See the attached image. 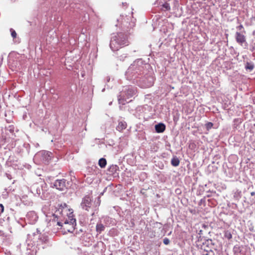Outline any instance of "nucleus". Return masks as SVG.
<instances>
[{"instance_id": "obj_1", "label": "nucleus", "mask_w": 255, "mask_h": 255, "mask_svg": "<svg viewBox=\"0 0 255 255\" xmlns=\"http://www.w3.org/2000/svg\"><path fill=\"white\" fill-rule=\"evenodd\" d=\"M149 66V65L144 63L141 59L135 60L126 72L127 79L139 83L140 86L142 88L151 86L153 83V78L147 75L145 71Z\"/></svg>"}, {"instance_id": "obj_2", "label": "nucleus", "mask_w": 255, "mask_h": 255, "mask_svg": "<svg viewBox=\"0 0 255 255\" xmlns=\"http://www.w3.org/2000/svg\"><path fill=\"white\" fill-rule=\"evenodd\" d=\"M55 209L52 216L57 218V224L63 228L64 234L67 232L73 233L76 225L73 212L68 209L66 204L58 205V207H55Z\"/></svg>"}, {"instance_id": "obj_3", "label": "nucleus", "mask_w": 255, "mask_h": 255, "mask_svg": "<svg viewBox=\"0 0 255 255\" xmlns=\"http://www.w3.org/2000/svg\"><path fill=\"white\" fill-rule=\"evenodd\" d=\"M128 43L127 35L123 33H118L112 37L110 47L113 51H116L122 46L128 45Z\"/></svg>"}, {"instance_id": "obj_4", "label": "nucleus", "mask_w": 255, "mask_h": 255, "mask_svg": "<svg viewBox=\"0 0 255 255\" xmlns=\"http://www.w3.org/2000/svg\"><path fill=\"white\" fill-rule=\"evenodd\" d=\"M135 19L131 17L130 15L124 16L121 15L117 19V23L116 26L122 28L124 30H128L134 26Z\"/></svg>"}, {"instance_id": "obj_5", "label": "nucleus", "mask_w": 255, "mask_h": 255, "mask_svg": "<svg viewBox=\"0 0 255 255\" xmlns=\"http://www.w3.org/2000/svg\"><path fill=\"white\" fill-rule=\"evenodd\" d=\"M136 93V90L134 87L131 86L125 87L118 97L119 103L125 105V102L128 103L131 101V100L127 101V100L135 95Z\"/></svg>"}, {"instance_id": "obj_6", "label": "nucleus", "mask_w": 255, "mask_h": 255, "mask_svg": "<svg viewBox=\"0 0 255 255\" xmlns=\"http://www.w3.org/2000/svg\"><path fill=\"white\" fill-rule=\"evenodd\" d=\"M52 154L51 152L46 150L38 152L34 156V162L37 164H47L51 160Z\"/></svg>"}, {"instance_id": "obj_7", "label": "nucleus", "mask_w": 255, "mask_h": 255, "mask_svg": "<svg viewBox=\"0 0 255 255\" xmlns=\"http://www.w3.org/2000/svg\"><path fill=\"white\" fill-rule=\"evenodd\" d=\"M80 206L82 209L89 211L93 206V202L91 197L89 196L84 197L82 199Z\"/></svg>"}, {"instance_id": "obj_8", "label": "nucleus", "mask_w": 255, "mask_h": 255, "mask_svg": "<svg viewBox=\"0 0 255 255\" xmlns=\"http://www.w3.org/2000/svg\"><path fill=\"white\" fill-rule=\"evenodd\" d=\"M69 185L68 182H66V180L64 179L60 180H56L54 181L52 185V187H55L57 189L61 191L64 190L67 188Z\"/></svg>"}, {"instance_id": "obj_9", "label": "nucleus", "mask_w": 255, "mask_h": 255, "mask_svg": "<svg viewBox=\"0 0 255 255\" xmlns=\"http://www.w3.org/2000/svg\"><path fill=\"white\" fill-rule=\"evenodd\" d=\"M38 217L34 211H30L26 215V219L30 224H34L37 221Z\"/></svg>"}, {"instance_id": "obj_10", "label": "nucleus", "mask_w": 255, "mask_h": 255, "mask_svg": "<svg viewBox=\"0 0 255 255\" xmlns=\"http://www.w3.org/2000/svg\"><path fill=\"white\" fill-rule=\"evenodd\" d=\"M236 39L241 45H243L244 43H247L245 36L241 32H237L236 33Z\"/></svg>"}, {"instance_id": "obj_11", "label": "nucleus", "mask_w": 255, "mask_h": 255, "mask_svg": "<svg viewBox=\"0 0 255 255\" xmlns=\"http://www.w3.org/2000/svg\"><path fill=\"white\" fill-rule=\"evenodd\" d=\"M155 129L157 132H163L165 129V126L164 124L159 123L155 126Z\"/></svg>"}, {"instance_id": "obj_12", "label": "nucleus", "mask_w": 255, "mask_h": 255, "mask_svg": "<svg viewBox=\"0 0 255 255\" xmlns=\"http://www.w3.org/2000/svg\"><path fill=\"white\" fill-rule=\"evenodd\" d=\"M127 128V123L124 121H121L119 123L117 127V129L120 131L123 130Z\"/></svg>"}, {"instance_id": "obj_13", "label": "nucleus", "mask_w": 255, "mask_h": 255, "mask_svg": "<svg viewBox=\"0 0 255 255\" xmlns=\"http://www.w3.org/2000/svg\"><path fill=\"white\" fill-rule=\"evenodd\" d=\"M98 164L100 167L104 168L107 164V161L105 158H101L99 159Z\"/></svg>"}, {"instance_id": "obj_14", "label": "nucleus", "mask_w": 255, "mask_h": 255, "mask_svg": "<svg viewBox=\"0 0 255 255\" xmlns=\"http://www.w3.org/2000/svg\"><path fill=\"white\" fill-rule=\"evenodd\" d=\"M171 164L173 166H177L179 164V160L176 157H173L171 159Z\"/></svg>"}, {"instance_id": "obj_15", "label": "nucleus", "mask_w": 255, "mask_h": 255, "mask_svg": "<svg viewBox=\"0 0 255 255\" xmlns=\"http://www.w3.org/2000/svg\"><path fill=\"white\" fill-rule=\"evenodd\" d=\"M105 227L104 226L101 224H97L96 226V231L97 232L101 233L104 230Z\"/></svg>"}, {"instance_id": "obj_16", "label": "nucleus", "mask_w": 255, "mask_h": 255, "mask_svg": "<svg viewBox=\"0 0 255 255\" xmlns=\"http://www.w3.org/2000/svg\"><path fill=\"white\" fill-rule=\"evenodd\" d=\"M245 68L247 70H248L249 72H251L254 68V65L252 63L248 62L246 64Z\"/></svg>"}, {"instance_id": "obj_17", "label": "nucleus", "mask_w": 255, "mask_h": 255, "mask_svg": "<svg viewBox=\"0 0 255 255\" xmlns=\"http://www.w3.org/2000/svg\"><path fill=\"white\" fill-rule=\"evenodd\" d=\"M162 8H164L165 10H169L170 9L169 4L167 2L163 4Z\"/></svg>"}, {"instance_id": "obj_18", "label": "nucleus", "mask_w": 255, "mask_h": 255, "mask_svg": "<svg viewBox=\"0 0 255 255\" xmlns=\"http://www.w3.org/2000/svg\"><path fill=\"white\" fill-rule=\"evenodd\" d=\"M225 237L228 239H231L232 238V235L229 231H226L225 233Z\"/></svg>"}, {"instance_id": "obj_19", "label": "nucleus", "mask_w": 255, "mask_h": 255, "mask_svg": "<svg viewBox=\"0 0 255 255\" xmlns=\"http://www.w3.org/2000/svg\"><path fill=\"white\" fill-rule=\"evenodd\" d=\"M213 126V124L211 122H208L205 125L206 128L207 130H209L210 129H211L212 128Z\"/></svg>"}, {"instance_id": "obj_20", "label": "nucleus", "mask_w": 255, "mask_h": 255, "mask_svg": "<svg viewBox=\"0 0 255 255\" xmlns=\"http://www.w3.org/2000/svg\"><path fill=\"white\" fill-rule=\"evenodd\" d=\"M10 32H11V36L14 38L16 37V32L13 30L12 29V28L10 29Z\"/></svg>"}, {"instance_id": "obj_21", "label": "nucleus", "mask_w": 255, "mask_h": 255, "mask_svg": "<svg viewBox=\"0 0 255 255\" xmlns=\"http://www.w3.org/2000/svg\"><path fill=\"white\" fill-rule=\"evenodd\" d=\"M170 242V241L167 238H165L163 239V243L165 244V245H168L169 244Z\"/></svg>"}, {"instance_id": "obj_22", "label": "nucleus", "mask_w": 255, "mask_h": 255, "mask_svg": "<svg viewBox=\"0 0 255 255\" xmlns=\"http://www.w3.org/2000/svg\"><path fill=\"white\" fill-rule=\"evenodd\" d=\"M117 166L116 165H112L111 167H110V169L112 170V171H114V170H116L117 169Z\"/></svg>"}, {"instance_id": "obj_23", "label": "nucleus", "mask_w": 255, "mask_h": 255, "mask_svg": "<svg viewBox=\"0 0 255 255\" xmlns=\"http://www.w3.org/2000/svg\"><path fill=\"white\" fill-rule=\"evenodd\" d=\"M4 207L2 204H0V214L3 212Z\"/></svg>"}, {"instance_id": "obj_24", "label": "nucleus", "mask_w": 255, "mask_h": 255, "mask_svg": "<svg viewBox=\"0 0 255 255\" xmlns=\"http://www.w3.org/2000/svg\"><path fill=\"white\" fill-rule=\"evenodd\" d=\"M237 28L239 30H241L243 28V26L242 24H241L239 26H238Z\"/></svg>"}, {"instance_id": "obj_25", "label": "nucleus", "mask_w": 255, "mask_h": 255, "mask_svg": "<svg viewBox=\"0 0 255 255\" xmlns=\"http://www.w3.org/2000/svg\"><path fill=\"white\" fill-rule=\"evenodd\" d=\"M251 50L252 51V52H254V51H255V44L254 46H252V47L251 48Z\"/></svg>"}, {"instance_id": "obj_26", "label": "nucleus", "mask_w": 255, "mask_h": 255, "mask_svg": "<svg viewBox=\"0 0 255 255\" xmlns=\"http://www.w3.org/2000/svg\"><path fill=\"white\" fill-rule=\"evenodd\" d=\"M110 78L109 77H108L107 78V82H109V81H110Z\"/></svg>"}, {"instance_id": "obj_27", "label": "nucleus", "mask_w": 255, "mask_h": 255, "mask_svg": "<svg viewBox=\"0 0 255 255\" xmlns=\"http://www.w3.org/2000/svg\"><path fill=\"white\" fill-rule=\"evenodd\" d=\"M251 195H252V196H254V195H255V192H252L251 193Z\"/></svg>"}]
</instances>
